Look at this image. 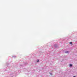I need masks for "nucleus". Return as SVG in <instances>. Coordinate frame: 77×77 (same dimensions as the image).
Returning <instances> with one entry per match:
<instances>
[{
    "mask_svg": "<svg viewBox=\"0 0 77 77\" xmlns=\"http://www.w3.org/2000/svg\"><path fill=\"white\" fill-rule=\"evenodd\" d=\"M69 44H72V42H70Z\"/></svg>",
    "mask_w": 77,
    "mask_h": 77,
    "instance_id": "1",
    "label": "nucleus"
},
{
    "mask_svg": "<svg viewBox=\"0 0 77 77\" xmlns=\"http://www.w3.org/2000/svg\"><path fill=\"white\" fill-rule=\"evenodd\" d=\"M39 60H38L37 61V62H39Z\"/></svg>",
    "mask_w": 77,
    "mask_h": 77,
    "instance_id": "2",
    "label": "nucleus"
},
{
    "mask_svg": "<svg viewBox=\"0 0 77 77\" xmlns=\"http://www.w3.org/2000/svg\"><path fill=\"white\" fill-rule=\"evenodd\" d=\"M69 66H72V64H70Z\"/></svg>",
    "mask_w": 77,
    "mask_h": 77,
    "instance_id": "3",
    "label": "nucleus"
},
{
    "mask_svg": "<svg viewBox=\"0 0 77 77\" xmlns=\"http://www.w3.org/2000/svg\"><path fill=\"white\" fill-rule=\"evenodd\" d=\"M65 53H68V51H67V52H65Z\"/></svg>",
    "mask_w": 77,
    "mask_h": 77,
    "instance_id": "4",
    "label": "nucleus"
},
{
    "mask_svg": "<svg viewBox=\"0 0 77 77\" xmlns=\"http://www.w3.org/2000/svg\"><path fill=\"white\" fill-rule=\"evenodd\" d=\"M73 77H75V76H73Z\"/></svg>",
    "mask_w": 77,
    "mask_h": 77,
    "instance_id": "5",
    "label": "nucleus"
}]
</instances>
